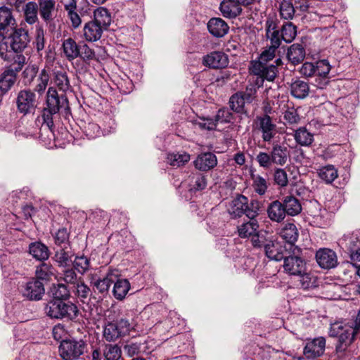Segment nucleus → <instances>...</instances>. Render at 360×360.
<instances>
[{"mask_svg":"<svg viewBox=\"0 0 360 360\" xmlns=\"http://www.w3.org/2000/svg\"><path fill=\"white\" fill-rule=\"evenodd\" d=\"M276 48L269 47L262 51L257 60H252L249 67V71L254 75L259 76L262 79L272 82L277 77L278 68L282 67L283 62L281 58H276L273 63L271 61L275 58Z\"/></svg>","mask_w":360,"mask_h":360,"instance_id":"f257e3e1","label":"nucleus"},{"mask_svg":"<svg viewBox=\"0 0 360 360\" xmlns=\"http://www.w3.org/2000/svg\"><path fill=\"white\" fill-rule=\"evenodd\" d=\"M44 313L51 319L74 321L79 315L77 306L70 301L49 300L44 307Z\"/></svg>","mask_w":360,"mask_h":360,"instance_id":"f03ea898","label":"nucleus"},{"mask_svg":"<svg viewBox=\"0 0 360 360\" xmlns=\"http://www.w3.org/2000/svg\"><path fill=\"white\" fill-rule=\"evenodd\" d=\"M260 203L257 200H251L241 194L237 195L229 204L228 212L233 219L245 214L248 218H255L259 215Z\"/></svg>","mask_w":360,"mask_h":360,"instance_id":"7ed1b4c3","label":"nucleus"},{"mask_svg":"<svg viewBox=\"0 0 360 360\" xmlns=\"http://www.w3.org/2000/svg\"><path fill=\"white\" fill-rule=\"evenodd\" d=\"M11 62L0 74V91L3 94H6L15 84L18 73L26 63V58L24 55H14Z\"/></svg>","mask_w":360,"mask_h":360,"instance_id":"20e7f679","label":"nucleus"},{"mask_svg":"<svg viewBox=\"0 0 360 360\" xmlns=\"http://www.w3.org/2000/svg\"><path fill=\"white\" fill-rule=\"evenodd\" d=\"M87 350V343L82 339L69 338L60 341L58 353L63 360H78Z\"/></svg>","mask_w":360,"mask_h":360,"instance_id":"39448f33","label":"nucleus"},{"mask_svg":"<svg viewBox=\"0 0 360 360\" xmlns=\"http://www.w3.org/2000/svg\"><path fill=\"white\" fill-rule=\"evenodd\" d=\"M132 329L129 320L121 318L117 321H107L103 326V338L108 342H115L118 339L128 335Z\"/></svg>","mask_w":360,"mask_h":360,"instance_id":"423d86ee","label":"nucleus"},{"mask_svg":"<svg viewBox=\"0 0 360 360\" xmlns=\"http://www.w3.org/2000/svg\"><path fill=\"white\" fill-rule=\"evenodd\" d=\"M6 41L8 42L11 54L23 55V51L30 41L28 30L22 27H15L13 32L6 37Z\"/></svg>","mask_w":360,"mask_h":360,"instance_id":"0eeeda50","label":"nucleus"},{"mask_svg":"<svg viewBox=\"0 0 360 360\" xmlns=\"http://www.w3.org/2000/svg\"><path fill=\"white\" fill-rule=\"evenodd\" d=\"M21 293L23 297L30 301H39L45 294V288L41 281L31 278L22 285Z\"/></svg>","mask_w":360,"mask_h":360,"instance_id":"6e6552de","label":"nucleus"},{"mask_svg":"<svg viewBox=\"0 0 360 360\" xmlns=\"http://www.w3.org/2000/svg\"><path fill=\"white\" fill-rule=\"evenodd\" d=\"M255 123L257 129L262 133L263 141L271 142L277 134V127L272 118L266 114L257 116Z\"/></svg>","mask_w":360,"mask_h":360,"instance_id":"1a4fd4ad","label":"nucleus"},{"mask_svg":"<svg viewBox=\"0 0 360 360\" xmlns=\"http://www.w3.org/2000/svg\"><path fill=\"white\" fill-rule=\"evenodd\" d=\"M18 110L23 115L32 112L37 108L35 94L31 90H21L16 98Z\"/></svg>","mask_w":360,"mask_h":360,"instance_id":"9d476101","label":"nucleus"},{"mask_svg":"<svg viewBox=\"0 0 360 360\" xmlns=\"http://www.w3.org/2000/svg\"><path fill=\"white\" fill-rule=\"evenodd\" d=\"M46 103V109L53 113H58L62 108H64L65 110H70L69 103L66 96H58L56 90L53 87H50L48 89Z\"/></svg>","mask_w":360,"mask_h":360,"instance_id":"9b49d317","label":"nucleus"},{"mask_svg":"<svg viewBox=\"0 0 360 360\" xmlns=\"http://www.w3.org/2000/svg\"><path fill=\"white\" fill-rule=\"evenodd\" d=\"M290 251L284 242L278 241L276 239H272L267 242L265 245L264 252L266 256L270 259L281 261L288 252Z\"/></svg>","mask_w":360,"mask_h":360,"instance_id":"f8f14e48","label":"nucleus"},{"mask_svg":"<svg viewBox=\"0 0 360 360\" xmlns=\"http://www.w3.org/2000/svg\"><path fill=\"white\" fill-rule=\"evenodd\" d=\"M281 237L285 240L284 245L292 251V254H300V249L295 245L299 236V231L292 223H288L281 229L280 233Z\"/></svg>","mask_w":360,"mask_h":360,"instance_id":"ddd939ff","label":"nucleus"},{"mask_svg":"<svg viewBox=\"0 0 360 360\" xmlns=\"http://www.w3.org/2000/svg\"><path fill=\"white\" fill-rule=\"evenodd\" d=\"M300 254H292L289 251L285 257L283 267L285 271L291 275H301L305 271V263L299 257Z\"/></svg>","mask_w":360,"mask_h":360,"instance_id":"4468645a","label":"nucleus"},{"mask_svg":"<svg viewBox=\"0 0 360 360\" xmlns=\"http://www.w3.org/2000/svg\"><path fill=\"white\" fill-rule=\"evenodd\" d=\"M116 269L110 270L103 278H91V285L95 292L100 293L105 297L108 294L111 284L115 281Z\"/></svg>","mask_w":360,"mask_h":360,"instance_id":"2eb2a0df","label":"nucleus"},{"mask_svg":"<svg viewBox=\"0 0 360 360\" xmlns=\"http://www.w3.org/2000/svg\"><path fill=\"white\" fill-rule=\"evenodd\" d=\"M229 63L228 56L221 51H212L202 58V64L212 69L225 68Z\"/></svg>","mask_w":360,"mask_h":360,"instance_id":"dca6fc26","label":"nucleus"},{"mask_svg":"<svg viewBox=\"0 0 360 360\" xmlns=\"http://www.w3.org/2000/svg\"><path fill=\"white\" fill-rule=\"evenodd\" d=\"M266 36L270 40V46L278 49L283 40L281 38V29L276 20L272 18H268L266 21Z\"/></svg>","mask_w":360,"mask_h":360,"instance_id":"f3484780","label":"nucleus"},{"mask_svg":"<svg viewBox=\"0 0 360 360\" xmlns=\"http://www.w3.org/2000/svg\"><path fill=\"white\" fill-rule=\"evenodd\" d=\"M335 107L330 102H324L316 109V123L322 125H329L333 122V113Z\"/></svg>","mask_w":360,"mask_h":360,"instance_id":"a211bd4d","label":"nucleus"},{"mask_svg":"<svg viewBox=\"0 0 360 360\" xmlns=\"http://www.w3.org/2000/svg\"><path fill=\"white\" fill-rule=\"evenodd\" d=\"M316 262L322 269H332L338 262L336 254L330 249L321 248L316 251Z\"/></svg>","mask_w":360,"mask_h":360,"instance_id":"6ab92c4d","label":"nucleus"},{"mask_svg":"<svg viewBox=\"0 0 360 360\" xmlns=\"http://www.w3.org/2000/svg\"><path fill=\"white\" fill-rule=\"evenodd\" d=\"M39 13L41 19L47 24L53 21L56 15L54 0H37Z\"/></svg>","mask_w":360,"mask_h":360,"instance_id":"aec40b11","label":"nucleus"},{"mask_svg":"<svg viewBox=\"0 0 360 360\" xmlns=\"http://www.w3.org/2000/svg\"><path fill=\"white\" fill-rule=\"evenodd\" d=\"M104 31L91 20L84 24L82 37L88 42H95L101 39Z\"/></svg>","mask_w":360,"mask_h":360,"instance_id":"412c9836","label":"nucleus"},{"mask_svg":"<svg viewBox=\"0 0 360 360\" xmlns=\"http://www.w3.org/2000/svg\"><path fill=\"white\" fill-rule=\"evenodd\" d=\"M207 29L214 37H224L229 31V26L221 18H212L207 22Z\"/></svg>","mask_w":360,"mask_h":360,"instance_id":"4be33fe9","label":"nucleus"},{"mask_svg":"<svg viewBox=\"0 0 360 360\" xmlns=\"http://www.w3.org/2000/svg\"><path fill=\"white\" fill-rule=\"evenodd\" d=\"M222 15L228 18H236L242 13L243 8L237 0H223L219 6Z\"/></svg>","mask_w":360,"mask_h":360,"instance_id":"5701e85b","label":"nucleus"},{"mask_svg":"<svg viewBox=\"0 0 360 360\" xmlns=\"http://www.w3.org/2000/svg\"><path fill=\"white\" fill-rule=\"evenodd\" d=\"M194 165L195 168L200 171H209L217 165V158L212 153H203L198 155Z\"/></svg>","mask_w":360,"mask_h":360,"instance_id":"b1692460","label":"nucleus"},{"mask_svg":"<svg viewBox=\"0 0 360 360\" xmlns=\"http://www.w3.org/2000/svg\"><path fill=\"white\" fill-rule=\"evenodd\" d=\"M115 279L112 283L114 286L112 288V295L117 300H123L130 290V283L126 278H120L118 271L116 270Z\"/></svg>","mask_w":360,"mask_h":360,"instance_id":"393cba45","label":"nucleus"},{"mask_svg":"<svg viewBox=\"0 0 360 360\" xmlns=\"http://www.w3.org/2000/svg\"><path fill=\"white\" fill-rule=\"evenodd\" d=\"M55 268L52 264L44 262L36 266L35 276L33 278L37 279L45 285L55 276Z\"/></svg>","mask_w":360,"mask_h":360,"instance_id":"a878e982","label":"nucleus"},{"mask_svg":"<svg viewBox=\"0 0 360 360\" xmlns=\"http://www.w3.org/2000/svg\"><path fill=\"white\" fill-rule=\"evenodd\" d=\"M330 70V65L327 60L316 61V88L324 89L328 84L327 77Z\"/></svg>","mask_w":360,"mask_h":360,"instance_id":"bb28decb","label":"nucleus"},{"mask_svg":"<svg viewBox=\"0 0 360 360\" xmlns=\"http://www.w3.org/2000/svg\"><path fill=\"white\" fill-rule=\"evenodd\" d=\"M271 162L274 164L283 166L288 161L290 156V150L284 146L278 143H274L270 152Z\"/></svg>","mask_w":360,"mask_h":360,"instance_id":"cd10ccee","label":"nucleus"},{"mask_svg":"<svg viewBox=\"0 0 360 360\" xmlns=\"http://www.w3.org/2000/svg\"><path fill=\"white\" fill-rule=\"evenodd\" d=\"M305 49L300 44L290 45L286 53L288 60L294 65L301 63L305 58Z\"/></svg>","mask_w":360,"mask_h":360,"instance_id":"c85d7f7f","label":"nucleus"},{"mask_svg":"<svg viewBox=\"0 0 360 360\" xmlns=\"http://www.w3.org/2000/svg\"><path fill=\"white\" fill-rule=\"evenodd\" d=\"M267 214L271 221L278 223L283 221L286 216L283 204L278 200H274L269 205Z\"/></svg>","mask_w":360,"mask_h":360,"instance_id":"c756f323","label":"nucleus"},{"mask_svg":"<svg viewBox=\"0 0 360 360\" xmlns=\"http://www.w3.org/2000/svg\"><path fill=\"white\" fill-rule=\"evenodd\" d=\"M356 333L352 326H346L345 330L338 336V345L336 346L338 352H343L354 340Z\"/></svg>","mask_w":360,"mask_h":360,"instance_id":"7c9ffc66","label":"nucleus"},{"mask_svg":"<svg viewBox=\"0 0 360 360\" xmlns=\"http://www.w3.org/2000/svg\"><path fill=\"white\" fill-rule=\"evenodd\" d=\"M91 20L106 31L110 25L112 18L108 9L100 7L94 11Z\"/></svg>","mask_w":360,"mask_h":360,"instance_id":"2f4dec72","label":"nucleus"},{"mask_svg":"<svg viewBox=\"0 0 360 360\" xmlns=\"http://www.w3.org/2000/svg\"><path fill=\"white\" fill-rule=\"evenodd\" d=\"M29 252L34 258L44 262L50 256L49 248L41 242L32 243L29 245Z\"/></svg>","mask_w":360,"mask_h":360,"instance_id":"473e14b6","label":"nucleus"},{"mask_svg":"<svg viewBox=\"0 0 360 360\" xmlns=\"http://www.w3.org/2000/svg\"><path fill=\"white\" fill-rule=\"evenodd\" d=\"M282 203L286 215L294 217L302 211L300 200L292 195L284 197Z\"/></svg>","mask_w":360,"mask_h":360,"instance_id":"72a5a7b5","label":"nucleus"},{"mask_svg":"<svg viewBox=\"0 0 360 360\" xmlns=\"http://www.w3.org/2000/svg\"><path fill=\"white\" fill-rule=\"evenodd\" d=\"M250 220L238 226V236L242 238L252 237L258 233L259 224L255 218H249Z\"/></svg>","mask_w":360,"mask_h":360,"instance_id":"f704fd0d","label":"nucleus"},{"mask_svg":"<svg viewBox=\"0 0 360 360\" xmlns=\"http://www.w3.org/2000/svg\"><path fill=\"white\" fill-rule=\"evenodd\" d=\"M23 13L25 21L29 25H34L38 22V4L35 1H29L23 6L21 11Z\"/></svg>","mask_w":360,"mask_h":360,"instance_id":"c9c22d12","label":"nucleus"},{"mask_svg":"<svg viewBox=\"0 0 360 360\" xmlns=\"http://www.w3.org/2000/svg\"><path fill=\"white\" fill-rule=\"evenodd\" d=\"M63 53L69 61L78 58L80 55L79 46L72 38H68L63 41Z\"/></svg>","mask_w":360,"mask_h":360,"instance_id":"e433bc0d","label":"nucleus"},{"mask_svg":"<svg viewBox=\"0 0 360 360\" xmlns=\"http://www.w3.org/2000/svg\"><path fill=\"white\" fill-rule=\"evenodd\" d=\"M51 300L68 301L70 292L67 285L63 283L53 284L50 290Z\"/></svg>","mask_w":360,"mask_h":360,"instance_id":"4c0bfd02","label":"nucleus"},{"mask_svg":"<svg viewBox=\"0 0 360 360\" xmlns=\"http://www.w3.org/2000/svg\"><path fill=\"white\" fill-rule=\"evenodd\" d=\"M15 25L12 10L5 6L0 7V31Z\"/></svg>","mask_w":360,"mask_h":360,"instance_id":"58836bf2","label":"nucleus"},{"mask_svg":"<svg viewBox=\"0 0 360 360\" xmlns=\"http://www.w3.org/2000/svg\"><path fill=\"white\" fill-rule=\"evenodd\" d=\"M309 87L307 82L296 80L290 85V93L297 98H304L309 94Z\"/></svg>","mask_w":360,"mask_h":360,"instance_id":"ea45409f","label":"nucleus"},{"mask_svg":"<svg viewBox=\"0 0 360 360\" xmlns=\"http://www.w3.org/2000/svg\"><path fill=\"white\" fill-rule=\"evenodd\" d=\"M281 38L286 43L292 42L297 35V27L292 22H285L281 27Z\"/></svg>","mask_w":360,"mask_h":360,"instance_id":"a19ab883","label":"nucleus"},{"mask_svg":"<svg viewBox=\"0 0 360 360\" xmlns=\"http://www.w3.org/2000/svg\"><path fill=\"white\" fill-rule=\"evenodd\" d=\"M295 140L301 146H309L314 141V134L308 131L306 127H300L295 131Z\"/></svg>","mask_w":360,"mask_h":360,"instance_id":"79ce46f5","label":"nucleus"},{"mask_svg":"<svg viewBox=\"0 0 360 360\" xmlns=\"http://www.w3.org/2000/svg\"><path fill=\"white\" fill-rule=\"evenodd\" d=\"M189 186L191 191H201L207 186V180L204 174L201 173L193 174L189 176Z\"/></svg>","mask_w":360,"mask_h":360,"instance_id":"37998d69","label":"nucleus"},{"mask_svg":"<svg viewBox=\"0 0 360 360\" xmlns=\"http://www.w3.org/2000/svg\"><path fill=\"white\" fill-rule=\"evenodd\" d=\"M231 110L237 113H245V101L242 97L241 93L236 92L233 94L229 101Z\"/></svg>","mask_w":360,"mask_h":360,"instance_id":"c03bdc74","label":"nucleus"},{"mask_svg":"<svg viewBox=\"0 0 360 360\" xmlns=\"http://www.w3.org/2000/svg\"><path fill=\"white\" fill-rule=\"evenodd\" d=\"M279 12L281 18L289 20L293 18L295 8L290 0H283L280 4Z\"/></svg>","mask_w":360,"mask_h":360,"instance_id":"a18cd8bd","label":"nucleus"},{"mask_svg":"<svg viewBox=\"0 0 360 360\" xmlns=\"http://www.w3.org/2000/svg\"><path fill=\"white\" fill-rule=\"evenodd\" d=\"M319 176L326 183L330 184L338 177V171L333 165H327L319 169Z\"/></svg>","mask_w":360,"mask_h":360,"instance_id":"49530a36","label":"nucleus"},{"mask_svg":"<svg viewBox=\"0 0 360 360\" xmlns=\"http://www.w3.org/2000/svg\"><path fill=\"white\" fill-rule=\"evenodd\" d=\"M105 360H119L122 356V350L117 345L106 344L103 349Z\"/></svg>","mask_w":360,"mask_h":360,"instance_id":"de8ad7c7","label":"nucleus"},{"mask_svg":"<svg viewBox=\"0 0 360 360\" xmlns=\"http://www.w3.org/2000/svg\"><path fill=\"white\" fill-rule=\"evenodd\" d=\"M14 55L11 54L8 49V42L6 41V36L0 32V58L6 62H11Z\"/></svg>","mask_w":360,"mask_h":360,"instance_id":"09e8293b","label":"nucleus"},{"mask_svg":"<svg viewBox=\"0 0 360 360\" xmlns=\"http://www.w3.org/2000/svg\"><path fill=\"white\" fill-rule=\"evenodd\" d=\"M73 266L78 273L83 275L90 268V259L84 255L77 256L73 261Z\"/></svg>","mask_w":360,"mask_h":360,"instance_id":"8fccbe9b","label":"nucleus"},{"mask_svg":"<svg viewBox=\"0 0 360 360\" xmlns=\"http://www.w3.org/2000/svg\"><path fill=\"white\" fill-rule=\"evenodd\" d=\"M227 108H223L219 109L217 111V115L214 117V120L216 124L217 123H230L232 122L234 120V115Z\"/></svg>","mask_w":360,"mask_h":360,"instance_id":"3c124183","label":"nucleus"},{"mask_svg":"<svg viewBox=\"0 0 360 360\" xmlns=\"http://www.w3.org/2000/svg\"><path fill=\"white\" fill-rule=\"evenodd\" d=\"M54 260L60 267H67L71 262L70 255L64 248L57 250L54 255Z\"/></svg>","mask_w":360,"mask_h":360,"instance_id":"603ef678","label":"nucleus"},{"mask_svg":"<svg viewBox=\"0 0 360 360\" xmlns=\"http://www.w3.org/2000/svg\"><path fill=\"white\" fill-rule=\"evenodd\" d=\"M54 82L58 89L63 92L68 91L70 87L68 75L64 72H57L56 73Z\"/></svg>","mask_w":360,"mask_h":360,"instance_id":"864d4df0","label":"nucleus"},{"mask_svg":"<svg viewBox=\"0 0 360 360\" xmlns=\"http://www.w3.org/2000/svg\"><path fill=\"white\" fill-rule=\"evenodd\" d=\"M39 68L35 65H28L22 73L25 85H30L36 77Z\"/></svg>","mask_w":360,"mask_h":360,"instance_id":"5fc2aeb1","label":"nucleus"},{"mask_svg":"<svg viewBox=\"0 0 360 360\" xmlns=\"http://www.w3.org/2000/svg\"><path fill=\"white\" fill-rule=\"evenodd\" d=\"M168 159L170 161V165L174 167H180L190 160V155L184 153L182 154H171L169 155Z\"/></svg>","mask_w":360,"mask_h":360,"instance_id":"6e6d98bb","label":"nucleus"},{"mask_svg":"<svg viewBox=\"0 0 360 360\" xmlns=\"http://www.w3.org/2000/svg\"><path fill=\"white\" fill-rule=\"evenodd\" d=\"M49 81V75L45 69H43L38 78V84L34 88V91L39 94H42L46 90L48 82Z\"/></svg>","mask_w":360,"mask_h":360,"instance_id":"4d7b16f0","label":"nucleus"},{"mask_svg":"<svg viewBox=\"0 0 360 360\" xmlns=\"http://www.w3.org/2000/svg\"><path fill=\"white\" fill-rule=\"evenodd\" d=\"M238 92L241 93L242 97L245 103H252L255 101L257 97V88L252 84L248 85L245 91Z\"/></svg>","mask_w":360,"mask_h":360,"instance_id":"13d9d810","label":"nucleus"},{"mask_svg":"<svg viewBox=\"0 0 360 360\" xmlns=\"http://www.w3.org/2000/svg\"><path fill=\"white\" fill-rule=\"evenodd\" d=\"M274 180L276 185L281 187H285L288 184V178L285 169L281 168L276 169L274 173Z\"/></svg>","mask_w":360,"mask_h":360,"instance_id":"bf43d9fd","label":"nucleus"},{"mask_svg":"<svg viewBox=\"0 0 360 360\" xmlns=\"http://www.w3.org/2000/svg\"><path fill=\"white\" fill-rule=\"evenodd\" d=\"M33 44L38 53H40V51H41L44 49V31L41 27H38L36 29V36Z\"/></svg>","mask_w":360,"mask_h":360,"instance_id":"052dcab7","label":"nucleus"},{"mask_svg":"<svg viewBox=\"0 0 360 360\" xmlns=\"http://www.w3.org/2000/svg\"><path fill=\"white\" fill-rule=\"evenodd\" d=\"M252 186L255 191L260 195H264L268 188L266 179L260 176L254 177Z\"/></svg>","mask_w":360,"mask_h":360,"instance_id":"680f3d73","label":"nucleus"},{"mask_svg":"<svg viewBox=\"0 0 360 360\" xmlns=\"http://www.w3.org/2000/svg\"><path fill=\"white\" fill-rule=\"evenodd\" d=\"M69 237L70 233L66 228L59 229L54 235L55 243L58 245H65L69 243Z\"/></svg>","mask_w":360,"mask_h":360,"instance_id":"e2e57ef3","label":"nucleus"},{"mask_svg":"<svg viewBox=\"0 0 360 360\" xmlns=\"http://www.w3.org/2000/svg\"><path fill=\"white\" fill-rule=\"evenodd\" d=\"M79 58L85 63L94 60L96 58L95 51L91 49L86 44L81 45L79 47Z\"/></svg>","mask_w":360,"mask_h":360,"instance_id":"0e129e2a","label":"nucleus"},{"mask_svg":"<svg viewBox=\"0 0 360 360\" xmlns=\"http://www.w3.org/2000/svg\"><path fill=\"white\" fill-rule=\"evenodd\" d=\"M283 118L289 124H297L300 120L297 110L294 108H288L284 112Z\"/></svg>","mask_w":360,"mask_h":360,"instance_id":"69168bd1","label":"nucleus"},{"mask_svg":"<svg viewBox=\"0 0 360 360\" xmlns=\"http://www.w3.org/2000/svg\"><path fill=\"white\" fill-rule=\"evenodd\" d=\"M90 288L83 281H80L77 283V295L82 302H84L85 300L90 295Z\"/></svg>","mask_w":360,"mask_h":360,"instance_id":"338daca9","label":"nucleus"},{"mask_svg":"<svg viewBox=\"0 0 360 360\" xmlns=\"http://www.w3.org/2000/svg\"><path fill=\"white\" fill-rule=\"evenodd\" d=\"M256 160L260 167L269 168L274 163L271 162V153L259 152L256 157Z\"/></svg>","mask_w":360,"mask_h":360,"instance_id":"774afa93","label":"nucleus"}]
</instances>
